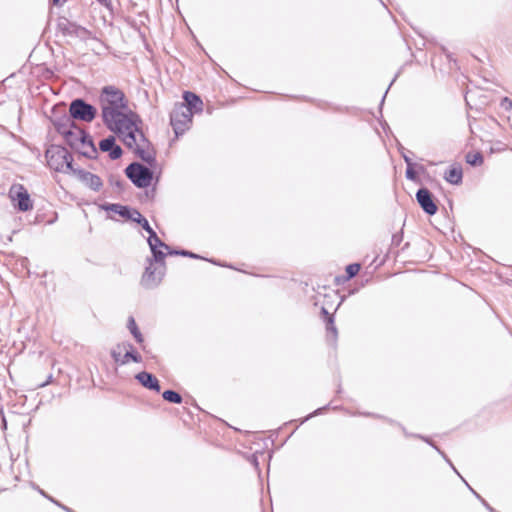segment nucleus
Returning <instances> with one entry per match:
<instances>
[{"label":"nucleus","mask_w":512,"mask_h":512,"mask_svg":"<svg viewBox=\"0 0 512 512\" xmlns=\"http://www.w3.org/2000/svg\"><path fill=\"white\" fill-rule=\"evenodd\" d=\"M501 106L503 108H505L506 110L511 109L512 108V101L509 98L505 97L502 100V102H501Z\"/></svg>","instance_id":"c756f323"},{"label":"nucleus","mask_w":512,"mask_h":512,"mask_svg":"<svg viewBox=\"0 0 512 512\" xmlns=\"http://www.w3.org/2000/svg\"><path fill=\"white\" fill-rule=\"evenodd\" d=\"M421 438L423 439V437H421ZM424 440H425L426 442H428L430 445H432V446L435 448V450H437V451H438V452H439V453H440V454H441V455L446 459V461L451 465V467L453 468V470H454V471L459 475L458 471L454 468V466H453V465H452V463L449 461V459H447V458H446L445 454H444L442 451H440V449H439L437 446H435L434 444H432L430 441H428V440H427V439H425V438H424Z\"/></svg>","instance_id":"c85d7f7f"},{"label":"nucleus","mask_w":512,"mask_h":512,"mask_svg":"<svg viewBox=\"0 0 512 512\" xmlns=\"http://www.w3.org/2000/svg\"><path fill=\"white\" fill-rule=\"evenodd\" d=\"M135 378L143 387L155 392H160L161 387L159 381L152 373L142 371L138 373Z\"/></svg>","instance_id":"4468645a"},{"label":"nucleus","mask_w":512,"mask_h":512,"mask_svg":"<svg viewBox=\"0 0 512 512\" xmlns=\"http://www.w3.org/2000/svg\"><path fill=\"white\" fill-rule=\"evenodd\" d=\"M71 174H73L81 183L93 191L98 192L103 186V182L98 175L83 169L74 168Z\"/></svg>","instance_id":"1a4fd4ad"},{"label":"nucleus","mask_w":512,"mask_h":512,"mask_svg":"<svg viewBox=\"0 0 512 512\" xmlns=\"http://www.w3.org/2000/svg\"><path fill=\"white\" fill-rule=\"evenodd\" d=\"M167 251H168V254H170V255H179V252H180L181 250H169V249H168Z\"/></svg>","instance_id":"f704fd0d"},{"label":"nucleus","mask_w":512,"mask_h":512,"mask_svg":"<svg viewBox=\"0 0 512 512\" xmlns=\"http://www.w3.org/2000/svg\"><path fill=\"white\" fill-rule=\"evenodd\" d=\"M322 313L327 319V331L332 333L333 337L337 336V329L334 325L333 317L328 313V311L325 308H322Z\"/></svg>","instance_id":"b1692460"},{"label":"nucleus","mask_w":512,"mask_h":512,"mask_svg":"<svg viewBox=\"0 0 512 512\" xmlns=\"http://www.w3.org/2000/svg\"><path fill=\"white\" fill-rule=\"evenodd\" d=\"M76 150H78L79 153L88 158H93L97 154V150L89 134H87V139H83L81 147H77Z\"/></svg>","instance_id":"f3484780"},{"label":"nucleus","mask_w":512,"mask_h":512,"mask_svg":"<svg viewBox=\"0 0 512 512\" xmlns=\"http://www.w3.org/2000/svg\"><path fill=\"white\" fill-rule=\"evenodd\" d=\"M466 161L472 166H478L483 163V156L481 153H468L466 155Z\"/></svg>","instance_id":"5701e85b"},{"label":"nucleus","mask_w":512,"mask_h":512,"mask_svg":"<svg viewBox=\"0 0 512 512\" xmlns=\"http://www.w3.org/2000/svg\"><path fill=\"white\" fill-rule=\"evenodd\" d=\"M113 359L115 360V362H118L121 364V358H122V355H121V352L117 351V350H113L112 353H111Z\"/></svg>","instance_id":"7c9ffc66"},{"label":"nucleus","mask_w":512,"mask_h":512,"mask_svg":"<svg viewBox=\"0 0 512 512\" xmlns=\"http://www.w3.org/2000/svg\"><path fill=\"white\" fill-rule=\"evenodd\" d=\"M99 104L107 129L116 133L137 157L153 166L156 162L154 149L137 124L140 121L138 115L129 110L124 92L113 85L104 86Z\"/></svg>","instance_id":"f257e3e1"},{"label":"nucleus","mask_w":512,"mask_h":512,"mask_svg":"<svg viewBox=\"0 0 512 512\" xmlns=\"http://www.w3.org/2000/svg\"><path fill=\"white\" fill-rule=\"evenodd\" d=\"M49 500H51L52 502H54L55 504H57L58 506H61L60 503H58L57 501L53 500L52 497H49Z\"/></svg>","instance_id":"4c0bfd02"},{"label":"nucleus","mask_w":512,"mask_h":512,"mask_svg":"<svg viewBox=\"0 0 512 512\" xmlns=\"http://www.w3.org/2000/svg\"><path fill=\"white\" fill-rule=\"evenodd\" d=\"M148 237V244L151 249L153 259L155 262H163L165 258V253L159 248H164L166 250L169 249V246L165 244L155 233L154 230H151Z\"/></svg>","instance_id":"9b49d317"},{"label":"nucleus","mask_w":512,"mask_h":512,"mask_svg":"<svg viewBox=\"0 0 512 512\" xmlns=\"http://www.w3.org/2000/svg\"><path fill=\"white\" fill-rule=\"evenodd\" d=\"M402 156H403V159L407 166H414V164L409 156H407L405 153H402Z\"/></svg>","instance_id":"2f4dec72"},{"label":"nucleus","mask_w":512,"mask_h":512,"mask_svg":"<svg viewBox=\"0 0 512 512\" xmlns=\"http://www.w3.org/2000/svg\"><path fill=\"white\" fill-rule=\"evenodd\" d=\"M99 148L103 152H108L112 160L119 159L122 155V148L116 144L114 136L102 139L99 143Z\"/></svg>","instance_id":"f8f14e48"},{"label":"nucleus","mask_w":512,"mask_h":512,"mask_svg":"<svg viewBox=\"0 0 512 512\" xmlns=\"http://www.w3.org/2000/svg\"><path fill=\"white\" fill-rule=\"evenodd\" d=\"M361 266L358 263L349 264L346 267L347 279H351L356 276L360 270Z\"/></svg>","instance_id":"393cba45"},{"label":"nucleus","mask_w":512,"mask_h":512,"mask_svg":"<svg viewBox=\"0 0 512 512\" xmlns=\"http://www.w3.org/2000/svg\"><path fill=\"white\" fill-rule=\"evenodd\" d=\"M69 113L73 119L90 123L95 119L97 109L83 99L77 98L70 103Z\"/></svg>","instance_id":"423d86ee"},{"label":"nucleus","mask_w":512,"mask_h":512,"mask_svg":"<svg viewBox=\"0 0 512 512\" xmlns=\"http://www.w3.org/2000/svg\"><path fill=\"white\" fill-rule=\"evenodd\" d=\"M104 208L107 211H111L113 213H116V214L122 216L123 218L130 219V220H131L132 216H134V210H135V209H130L127 206H123L121 204H108Z\"/></svg>","instance_id":"a211bd4d"},{"label":"nucleus","mask_w":512,"mask_h":512,"mask_svg":"<svg viewBox=\"0 0 512 512\" xmlns=\"http://www.w3.org/2000/svg\"><path fill=\"white\" fill-rule=\"evenodd\" d=\"M184 104L189 110L193 112L202 111V100L195 93L186 91L183 94Z\"/></svg>","instance_id":"2eb2a0df"},{"label":"nucleus","mask_w":512,"mask_h":512,"mask_svg":"<svg viewBox=\"0 0 512 512\" xmlns=\"http://www.w3.org/2000/svg\"><path fill=\"white\" fill-rule=\"evenodd\" d=\"M320 411H321V408H320V409L315 410L312 414H310L309 416H307V417L305 418V420L309 419L310 417H312V416H314V415H317Z\"/></svg>","instance_id":"c9c22d12"},{"label":"nucleus","mask_w":512,"mask_h":512,"mask_svg":"<svg viewBox=\"0 0 512 512\" xmlns=\"http://www.w3.org/2000/svg\"><path fill=\"white\" fill-rule=\"evenodd\" d=\"M56 29L63 36L77 38L82 41H86L87 39L92 38L91 31H89L83 26L78 25L75 22H71L69 19L65 17H60L58 19Z\"/></svg>","instance_id":"39448f33"},{"label":"nucleus","mask_w":512,"mask_h":512,"mask_svg":"<svg viewBox=\"0 0 512 512\" xmlns=\"http://www.w3.org/2000/svg\"><path fill=\"white\" fill-rule=\"evenodd\" d=\"M40 493H41L43 496L48 497V496L45 494V492H44L43 490H40Z\"/></svg>","instance_id":"58836bf2"},{"label":"nucleus","mask_w":512,"mask_h":512,"mask_svg":"<svg viewBox=\"0 0 512 512\" xmlns=\"http://www.w3.org/2000/svg\"><path fill=\"white\" fill-rule=\"evenodd\" d=\"M118 349L123 348L126 350V353L121 358V365L127 364L130 360L136 363L142 361V357L133 351V346L130 343H123L122 345H118Z\"/></svg>","instance_id":"dca6fc26"},{"label":"nucleus","mask_w":512,"mask_h":512,"mask_svg":"<svg viewBox=\"0 0 512 512\" xmlns=\"http://www.w3.org/2000/svg\"><path fill=\"white\" fill-rule=\"evenodd\" d=\"M394 81H395V79L392 82H390V85H388V88H391V85H393Z\"/></svg>","instance_id":"ea45409f"},{"label":"nucleus","mask_w":512,"mask_h":512,"mask_svg":"<svg viewBox=\"0 0 512 512\" xmlns=\"http://www.w3.org/2000/svg\"><path fill=\"white\" fill-rule=\"evenodd\" d=\"M162 397L170 403L180 404L182 402V396L174 390L164 391Z\"/></svg>","instance_id":"412c9836"},{"label":"nucleus","mask_w":512,"mask_h":512,"mask_svg":"<svg viewBox=\"0 0 512 512\" xmlns=\"http://www.w3.org/2000/svg\"><path fill=\"white\" fill-rule=\"evenodd\" d=\"M416 199L420 207L428 215H434L437 212L438 208L434 202L433 195L427 188H420L416 192Z\"/></svg>","instance_id":"9d476101"},{"label":"nucleus","mask_w":512,"mask_h":512,"mask_svg":"<svg viewBox=\"0 0 512 512\" xmlns=\"http://www.w3.org/2000/svg\"><path fill=\"white\" fill-rule=\"evenodd\" d=\"M179 255L181 256H184V257H190V258H195V259H199L201 258L199 255L191 252V251H188V250H181L179 252Z\"/></svg>","instance_id":"cd10ccee"},{"label":"nucleus","mask_w":512,"mask_h":512,"mask_svg":"<svg viewBox=\"0 0 512 512\" xmlns=\"http://www.w3.org/2000/svg\"><path fill=\"white\" fill-rule=\"evenodd\" d=\"M159 267H153V263L150 260V264L146 267L145 272L141 278V285L146 289H153L159 285L164 275L165 266L163 262H160Z\"/></svg>","instance_id":"0eeeda50"},{"label":"nucleus","mask_w":512,"mask_h":512,"mask_svg":"<svg viewBox=\"0 0 512 512\" xmlns=\"http://www.w3.org/2000/svg\"><path fill=\"white\" fill-rule=\"evenodd\" d=\"M67 0H50L54 6L61 7L66 3Z\"/></svg>","instance_id":"72a5a7b5"},{"label":"nucleus","mask_w":512,"mask_h":512,"mask_svg":"<svg viewBox=\"0 0 512 512\" xmlns=\"http://www.w3.org/2000/svg\"><path fill=\"white\" fill-rule=\"evenodd\" d=\"M60 507H61L63 510H65L66 512H75V511H73L72 509H70L69 507H66V506H64V505H61Z\"/></svg>","instance_id":"e433bc0d"},{"label":"nucleus","mask_w":512,"mask_h":512,"mask_svg":"<svg viewBox=\"0 0 512 512\" xmlns=\"http://www.w3.org/2000/svg\"><path fill=\"white\" fill-rule=\"evenodd\" d=\"M444 179L454 185L462 182V170L460 168H450L444 174Z\"/></svg>","instance_id":"6ab92c4d"},{"label":"nucleus","mask_w":512,"mask_h":512,"mask_svg":"<svg viewBox=\"0 0 512 512\" xmlns=\"http://www.w3.org/2000/svg\"><path fill=\"white\" fill-rule=\"evenodd\" d=\"M414 166H407V169H406V177L407 179H410V180H415L416 179V172L414 171Z\"/></svg>","instance_id":"bb28decb"},{"label":"nucleus","mask_w":512,"mask_h":512,"mask_svg":"<svg viewBox=\"0 0 512 512\" xmlns=\"http://www.w3.org/2000/svg\"><path fill=\"white\" fill-rule=\"evenodd\" d=\"M128 328H129L131 334L136 339V341L138 343H142L143 342V336L140 333V331H139V329H138V327L136 325V322H135L133 317H130L129 320H128Z\"/></svg>","instance_id":"4be33fe9"},{"label":"nucleus","mask_w":512,"mask_h":512,"mask_svg":"<svg viewBox=\"0 0 512 512\" xmlns=\"http://www.w3.org/2000/svg\"><path fill=\"white\" fill-rule=\"evenodd\" d=\"M126 176L138 188H146L150 186L153 179V172L150 168L138 163L133 162L125 169Z\"/></svg>","instance_id":"20e7f679"},{"label":"nucleus","mask_w":512,"mask_h":512,"mask_svg":"<svg viewBox=\"0 0 512 512\" xmlns=\"http://www.w3.org/2000/svg\"><path fill=\"white\" fill-rule=\"evenodd\" d=\"M46 158L48 166L57 172L71 174L74 170L73 157L63 147L52 146L46 151Z\"/></svg>","instance_id":"f03ea898"},{"label":"nucleus","mask_w":512,"mask_h":512,"mask_svg":"<svg viewBox=\"0 0 512 512\" xmlns=\"http://www.w3.org/2000/svg\"><path fill=\"white\" fill-rule=\"evenodd\" d=\"M470 490L473 492V494H474L477 498H479V499L481 500V502H482V503H483V504H484V505H485V506H486L490 511H492V508H491V507L486 503V501H485L484 499H482V498L480 497V495H479V494H477V493H476L472 488H470Z\"/></svg>","instance_id":"473e14b6"},{"label":"nucleus","mask_w":512,"mask_h":512,"mask_svg":"<svg viewBox=\"0 0 512 512\" xmlns=\"http://www.w3.org/2000/svg\"><path fill=\"white\" fill-rule=\"evenodd\" d=\"M394 81H395V79L392 82H390V85H388V88H391V85H393Z\"/></svg>","instance_id":"a19ab883"},{"label":"nucleus","mask_w":512,"mask_h":512,"mask_svg":"<svg viewBox=\"0 0 512 512\" xmlns=\"http://www.w3.org/2000/svg\"><path fill=\"white\" fill-rule=\"evenodd\" d=\"M73 126H76L73 122H71L70 124L58 123L56 129L65 138V133L70 132L71 129H73Z\"/></svg>","instance_id":"a878e982"},{"label":"nucleus","mask_w":512,"mask_h":512,"mask_svg":"<svg viewBox=\"0 0 512 512\" xmlns=\"http://www.w3.org/2000/svg\"><path fill=\"white\" fill-rule=\"evenodd\" d=\"M131 220L140 224L141 227L147 233H149L151 230H153L152 227L150 226L149 222L147 221V219L145 217H143L142 214L137 210H134V216H132Z\"/></svg>","instance_id":"aec40b11"},{"label":"nucleus","mask_w":512,"mask_h":512,"mask_svg":"<svg viewBox=\"0 0 512 512\" xmlns=\"http://www.w3.org/2000/svg\"><path fill=\"white\" fill-rule=\"evenodd\" d=\"M192 112L184 104H175L170 114V124L176 136L182 135L192 122Z\"/></svg>","instance_id":"7ed1b4c3"},{"label":"nucleus","mask_w":512,"mask_h":512,"mask_svg":"<svg viewBox=\"0 0 512 512\" xmlns=\"http://www.w3.org/2000/svg\"><path fill=\"white\" fill-rule=\"evenodd\" d=\"M10 197L16 202L15 206L22 212L29 211L33 208L30 195L22 185H14L10 189Z\"/></svg>","instance_id":"6e6552de"},{"label":"nucleus","mask_w":512,"mask_h":512,"mask_svg":"<svg viewBox=\"0 0 512 512\" xmlns=\"http://www.w3.org/2000/svg\"><path fill=\"white\" fill-rule=\"evenodd\" d=\"M83 139H87V133L78 126H73L70 132L65 133V141L73 149L81 147Z\"/></svg>","instance_id":"ddd939ff"}]
</instances>
